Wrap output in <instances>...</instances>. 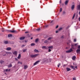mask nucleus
I'll use <instances>...</instances> for the list:
<instances>
[{
    "mask_svg": "<svg viewBox=\"0 0 80 80\" xmlns=\"http://www.w3.org/2000/svg\"><path fill=\"white\" fill-rule=\"evenodd\" d=\"M3 63H4V61L2 60L0 61V63H1V65H2Z\"/></svg>",
    "mask_w": 80,
    "mask_h": 80,
    "instance_id": "obj_23",
    "label": "nucleus"
},
{
    "mask_svg": "<svg viewBox=\"0 0 80 80\" xmlns=\"http://www.w3.org/2000/svg\"><path fill=\"white\" fill-rule=\"evenodd\" d=\"M20 64H21L22 65V62H20Z\"/></svg>",
    "mask_w": 80,
    "mask_h": 80,
    "instance_id": "obj_63",
    "label": "nucleus"
},
{
    "mask_svg": "<svg viewBox=\"0 0 80 80\" xmlns=\"http://www.w3.org/2000/svg\"><path fill=\"white\" fill-rule=\"evenodd\" d=\"M8 68H10V67H12V63H11L8 66Z\"/></svg>",
    "mask_w": 80,
    "mask_h": 80,
    "instance_id": "obj_28",
    "label": "nucleus"
},
{
    "mask_svg": "<svg viewBox=\"0 0 80 80\" xmlns=\"http://www.w3.org/2000/svg\"><path fill=\"white\" fill-rule=\"evenodd\" d=\"M77 45H78V43H75L74 44V46H77Z\"/></svg>",
    "mask_w": 80,
    "mask_h": 80,
    "instance_id": "obj_51",
    "label": "nucleus"
},
{
    "mask_svg": "<svg viewBox=\"0 0 80 80\" xmlns=\"http://www.w3.org/2000/svg\"><path fill=\"white\" fill-rule=\"evenodd\" d=\"M24 42H25V43H26V42H27V40H24Z\"/></svg>",
    "mask_w": 80,
    "mask_h": 80,
    "instance_id": "obj_59",
    "label": "nucleus"
},
{
    "mask_svg": "<svg viewBox=\"0 0 80 80\" xmlns=\"http://www.w3.org/2000/svg\"><path fill=\"white\" fill-rule=\"evenodd\" d=\"M58 28V25H57L56 27V28Z\"/></svg>",
    "mask_w": 80,
    "mask_h": 80,
    "instance_id": "obj_52",
    "label": "nucleus"
},
{
    "mask_svg": "<svg viewBox=\"0 0 80 80\" xmlns=\"http://www.w3.org/2000/svg\"><path fill=\"white\" fill-rule=\"evenodd\" d=\"M77 10H80V5H78L77 6Z\"/></svg>",
    "mask_w": 80,
    "mask_h": 80,
    "instance_id": "obj_12",
    "label": "nucleus"
},
{
    "mask_svg": "<svg viewBox=\"0 0 80 80\" xmlns=\"http://www.w3.org/2000/svg\"><path fill=\"white\" fill-rule=\"evenodd\" d=\"M20 61H19V62H18V64H20Z\"/></svg>",
    "mask_w": 80,
    "mask_h": 80,
    "instance_id": "obj_61",
    "label": "nucleus"
},
{
    "mask_svg": "<svg viewBox=\"0 0 80 80\" xmlns=\"http://www.w3.org/2000/svg\"><path fill=\"white\" fill-rule=\"evenodd\" d=\"M52 37H50L48 39V40H51V39H52Z\"/></svg>",
    "mask_w": 80,
    "mask_h": 80,
    "instance_id": "obj_39",
    "label": "nucleus"
},
{
    "mask_svg": "<svg viewBox=\"0 0 80 80\" xmlns=\"http://www.w3.org/2000/svg\"><path fill=\"white\" fill-rule=\"evenodd\" d=\"M74 47V45L73 44L71 45V48H73V49H75V48L73 47Z\"/></svg>",
    "mask_w": 80,
    "mask_h": 80,
    "instance_id": "obj_30",
    "label": "nucleus"
},
{
    "mask_svg": "<svg viewBox=\"0 0 80 80\" xmlns=\"http://www.w3.org/2000/svg\"><path fill=\"white\" fill-rule=\"evenodd\" d=\"M12 54L14 55L15 56L17 55V51H14V52H12Z\"/></svg>",
    "mask_w": 80,
    "mask_h": 80,
    "instance_id": "obj_7",
    "label": "nucleus"
},
{
    "mask_svg": "<svg viewBox=\"0 0 80 80\" xmlns=\"http://www.w3.org/2000/svg\"><path fill=\"white\" fill-rule=\"evenodd\" d=\"M63 30V28H59L58 29V30L59 31H60V30Z\"/></svg>",
    "mask_w": 80,
    "mask_h": 80,
    "instance_id": "obj_34",
    "label": "nucleus"
},
{
    "mask_svg": "<svg viewBox=\"0 0 80 80\" xmlns=\"http://www.w3.org/2000/svg\"><path fill=\"white\" fill-rule=\"evenodd\" d=\"M39 39L38 38H37L35 39V40H39Z\"/></svg>",
    "mask_w": 80,
    "mask_h": 80,
    "instance_id": "obj_58",
    "label": "nucleus"
},
{
    "mask_svg": "<svg viewBox=\"0 0 80 80\" xmlns=\"http://www.w3.org/2000/svg\"><path fill=\"white\" fill-rule=\"evenodd\" d=\"M4 73L5 75H7V74L6 72H5Z\"/></svg>",
    "mask_w": 80,
    "mask_h": 80,
    "instance_id": "obj_56",
    "label": "nucleus"
},
{
    "mask_svg": "<svg viewBox=\"0 0 80 80\" xmlns=\"http://www.w3.org/2000/svg\"><path fill=\"white\" fill-rule=\"evenodd\" d=\"M53 22V21H52L51 22H50V23H52Z\"/></svg>",
    "mask_w": 80,
    "mask_h": 80,
    "instance_id": "obj_57",
    "label": "nucleus"
},
{
    "mask_svg": "<svg viewBox=\"0 0 80 80\" xmlns=\"http://www.w3.org/2000/svg\"><path fill=\"white\" fill-rule=\"evenodd\" d=\"M66 65H67V64H64L63 66V67H64L66 66Z\"/></svg>",
    "mask_w": 80,
    "mask_h": 80,
    "instance_id": "obj_43",
    "label": "nucleus"
},
{
    "mask_svg": "<svg viewBox=\"0 0 80 80\" xmlns=\"http://www.w3.org/2000/svg\"><path fill=\"white\" fill-rule=\"evenodd\" d=\"M48 42L49 43H51V42H52V40L48 41Z\"/></svg>",
    "mask_w": 80,
    "mask_h": 80,
    "instance_id": "obj_44",
    "label": "nucleus"
},
{
    "mask_svg": "<svg viewBox=\"0 0 80 80\" xmlns=\"http://www.w3.org/2000/svg\"><path fill=\"white\" fill-rule=\"evenodd\" d=\"M36 30H37V31H40V28L37 29Z\"/></svg>",
    "mask_w": 80,
    "mask_h": 80,
    "instance_id": "obj_40",
    "label": "nucleus"
},
{
    "mask_svg": "<svg viewBox=\"0 0 80 80\" xmlns=\"http://www.w3.org/2000/svg\"><path fill=\"white\" fill-rule=\"evenodd\" d=\"M21 58V54H19L18 55V56L17 57V58L18 59H20V58Z\"/></svg>",
    "mask_w": 80,
    "mask_h": 80,
    "instance_id": "obj_17",
    "label": "nucleus"
},
{
    "mask_svg": "<svg viewBox=\"0 0 80 80\" xmlns=\"http://www.w3.org/2000/svg\"><path fill=\"white\" fill-rule=\"evenodd\" d=\"M74 8H75V5H72L71 6V9L73 10H74Z\"/></svg>",
    "mask_w": 80,
    "mask_h": 80,
    "instance_id": "obj_13",
    "label": "nucleus"
},
{
    "mask_svg": "<svg viewBox=\"0 0 80 80\" xmlns=\"http://www.w3.org/2000/svg\"><path fill=\"white\" fill-rule=\"evenodd\" d=\"M47 60L48 63H50V62H51V60L50 59H47Z\"/></svg>",
    "mask_w": 80,
    "mask_h": 80,
    "instance_id": "obj_20",
    "label": "nucleus"
},
{
    "mask_svg": "<svg viewBox=\"0 0 80 80\" xmlns=\"http://www.w3.org/2000/svg\"><path fill=\"white\" fill-rule=\"evenodd\" d=\"M5 53V54H4V55H3V56L4 57V56H6V54L5 53Z\"/></svg>",
    "mask_w": 80,
    "mask_h": 80,
    "instance_id": "obj_50",
    "label": "nucleus"
},
{
    "mask_svg": "<svg viewBox=\"0 0 80 80\" xmlns=\"http://www.w3.org/2000/svg\"><path fill=\"white\" fill-rule=\"evenodd\" d=\"M59 30H58V31H57L56 32V33H58V32H59Z\"/></svg>",
    "mask_w": 80,
    "mask_h": 80,
    "instance_id": "obj_49",
    "label": "nucleus"
},
{
    "mask_svg": "<svg viewBox=\"0 0 80 80\" xmlns=\"http://www.w3.org/2000/svg\"><path fill=\"white\" fill-rule=\"evenodd\" d=\"M39 40H35V42H36V43H37V42H39Z\"/></svg>",
    "mask_w": 80,
    "mask_h": 80,
    "instance_id": "obj_48",
    "label": "nucleus"
},
{
    "mask_svg": "<svg viewBox=\"0 0 80 80\" xmlns=\"http://www.w3.org/2000/svg\"><path fill=\"white\" fill-rule=\"evenodd\" d=\"M10 70H11V69H9L8 70V72H10Z\"/></svg>",
    "mask_w": 80,
    "mask_h": 80,
    "instance_id": "obj_54",
    "label": "nucleus"
},
{
    "mask_svg": "<svg viewBox=\"0 0 80 80\" xmlns=\"http://www.w3.org/2000/svg\"><path fill=\"white\" fill-rule=\"evenodd\" d=\"M76 53L78 54H80V49H77L76 50Z\"/></svg>",
    "mask_w": 80,
    "mask_h": 80,
    "instance_id": "obj_10",
    "label": "nucleus"
},
{
    "mask_svg": "<svg viewBox=\"0 0 80 80\" xmlns=\"http://www.w3.org/2000/svg\"><path fill=\"white\" fill-rule=\"evenodd\" d=\"M52 51V50L50 49H49L48 50V52H51Z\"/></svg>",
    "mask_w": 80,
    "mask_h": 80,
    "instance_id": "obj_41",
    "label": "nucleus"
},
{
    "mask_svg": "<svg viewBox=\"0 0 80 80\" xmlns=\"http://www.w3.org/2000/svg\"><path fill=\"white\" fill-rule=\"evenodd\" d=\"M42 48L43 49H45V50H47V49H48V48L45 46H42Z\"/></svg>",
    "mask_w": 80,
    "mask_h": 80,
    "instance_id": "obj_9",
    "label": "nucleus"
},
{
    "mask_svg": "<svg viewBox=\"0 0 80 80\" xmlns=\"http://www.w3.org/2000/svg\"><path fill=\"white\" fill-rule=\"evenodd\" d=\"M7 50H8V51H10V50H12V48L10 47L7 48H6Z\"/></svg>",
    "mask_w": 80,
    "mask_h": 80,
    "instance_id": "obj_11",
    "label": "nucleus"
},
{
    "mask_svg": "<svg viewBox=\"0 0 80 80\" xmlns=\"http://www.w3.org/2000/svg\"><path fill=\"white\" fill-rule=\"evenodd\" d=\"M24 68L25 70L27 69V68H28V66L27 65H25L24 66Z\"/></svg>",
    "mask_w": 80,
    "mask_h": 80,
    "instance_id": "obj_22",
    "label": "nucleus"
},
{
    "mask_svg": "<svg viewBox=\"0 0 80 80\" xmlns=\"http://www.w3.org/2000/svg\"><path fill=\"white\" fill-rule=\"evenodd\" d=\"M63 14H65V11H64L63 12Z\"/></svg>",
    "mask_w": 80,
    "mask_h": 80,
    "instance_id": "obj_60",
    "label": "nucleus"
},
{
    "mask_svg": "<svg viewBox=\"0 0 80 80\" xmlns=\"http://www.w3.org/2000/svg\"><path fill=\"white\" fill-rule=\"evenodd\" d=\"M73 65H74V66H77V63H76L75 62H73Z\"/></svg>",
    "mask_w": 80,
    "mask_h": 80,
    "instance_id": "obj_25",
    "label": "nucleus"
},
{
    "mask_svg": "<svg viewBox=\"0 0 80 80\" xmlns=\"http://www.w3.org/2000/svg\"><path fill=\"white\" fill-rule=\"evenodd\" d=\"M75 13L73 16V17H72V20L74 19V18H75Z\"/></svg>",
    "mask_w": 80,
    "mask_h": 80,
    "instance_id": "obj_32",
    "label": "nucleus"
},
{
    "mask_svg": "<svg viewBox=\"0 0 80 80\" xmlns=\"http://www.w3.org/2000/svg\"><path fill=\"white\" fill-rule=\"evenodd\" d=\"M27 49H24L23 51L22 52L23 53H24V52H27Z\"/></svg>",
    "mask_w": 80,
    "mask_h": 80,
    "instance_id": "obj_27",
    "label": "nucleus"
},
{
    "mask_svg": "<svg viewBox=\"0 0 80 80\" xmlns=\"http://www.w3.org/2000/svg\"><path fill=\"white\" fill-rule=\"evenodd\" d=\"M64 37H65V36H62L61 37V39H63V38H64Z\"/></svg>",
    "mask_w": 80,
    "mask_h": 80,
    "instance_id": "obj_33",
    "label": "nucleus"
},
{
    "mask_svg": "<svg viewBox=\"0 0 80 80\" xmlns=\"http://www.w3.org/2000/svg\"><path fill=\"white\" fill-rule=\"evenodd\" d=\"M5 44H8V41H5L4 42Z\"/></svg>",
    "mask_w": 80,
    "mask_h": 80,
    "instance_id": "obj_26",
    "label": "nucleus"
},
{
    "mask_svg": "<svg viewBox=\"0 0 80 80\" xmlns=\"http://www.w3.org/2000/svg\"><path fill=\"white\" fill-rule=\"evenodd\" d=\"M73 49L72 48H71L69 50L66 51V53H71V52H73Z\"/></svg>",
    "mask_w": 80,
    "mask_h": 80,
    "instance_id": "obj_2",
    "label": "nucleus"
},
{
    "mask_svg": "<svg viewBox=\"0 0 80 80\" xmlns=\"http://www.w3.org/2000/svg\"><path fill=\"white\" fill-rule=\"evenodd\" d=\"M60 3H62V0H60L59 2Z\"/></svg>",
    "mask_w": 80,
    "mask_h": 80,
    "instance_id": "obj_53",
    "label": "nucleus"
},
{
    "mask_svg": "<svg viewBox=\"0 0 80 80\" xmlns=\"http://www.w3.org/2000/svg\"><path fill=\"white\" fill-rule=\"evenodd\" d=\"M77 66H73L71 65L70 66V68H71L72 69H73L74 70H75V68L77 69Z\"/></svg>",
    "mask_w": 80,
    "mask_h": 80,
    "instance_id": "obj_3",
    "label": "nucleus"
},
{
    "mask_svg": "<svg viewBox=\"0 0 80 80\" xmlns=\"http://www.w3.org/2000/svg\"><path fill=\"white\" fill-rule=\"evenodd\" d=\"M14 43H15V42H13V41H8V43L9 44H11V45H13L14 44Z\"/></svg>",
    "mask_w": 80,
    "mask_h": 80,
    "instance_id": "obj_5",
    "label": "nucleus"
},
{
    "mask_svg": "<svg viewBox=\"0 0 80 80\" xmlns=\"http://www.w3.org/2000/svg\"><path fill=\"white\" fill-rule=\"evenodd\" d=\"M75 58H76V56H73L72 58V59L73 60H75Z\"/></svg>",
    "mask_w": 80,
    "mask_h": 80,
    "instance_id": "obj_14",
    "label": "nucleus"
},
{
    "mask_svg": "<svg viewBox=\"0 0 80 80\" xmlns=\"http://www.w3.org/2000/svg\"><path fill=\"white\" fill-rule=\"evenodd\" d=\"M73 80H76V78H73Z\"/></svg>",
    "mask_w": 80,
    "mask_h": 80,
    "instance_id": "obj_47",
    "label": "nucleus"
},
{
    "mask_svg": "<svg viewBox=\"0 0 80 80\" xmlns=\"http://www.w3.org/2000/svg\"><path fill=\"white\" fill-rule=\"evenodd\" d=\"M25 38V37H22L20 38V40H24Z\"/></svg>",
    "mask_w": 80,
    "mask_h": 80,
    "instance_id": "obj_15",
    "label": "nucleus"
},
{
    "mask_svg": "<svg viewBox=\"0 0 80 80\" xmlns=\"http://www.w3.org/2000/svg\"><path fill=\"white\" fill-rule=\"evenodd\" d=\"M66 70L67 72H69V71H70V70H71V69L68 68H67Z\"/></svg>",
    "mask_w": 80,
    "mask_h": 80,
    "instance_id": "obj_18",
    "label": "nucleus"
},
{
    "mask_svg": "<svg viewBox=\"0 0 80 80\" xmlns=\"http://www.w3.org/2000/svg\"><path fill=\"white\" fill-rule=\"evenodd\" d=\"M10 32L11 33H17V32H17V31H15V30H13V31L10 30Z\"/></svg>",
    "mask_w": 80,
    "mask_h": 80,
    "instance_id": "obj_8",
    "label": "nucleus"
},
{
    "mask_svg": "<svg viewBox=\"0 0 80 80\" xmlns=\"http://www.w3.org/2000/svg\"><path fill=\"white\" fill-rule=\"evenodd\" d=\"M62 8H60V12H62Z\"/></svg>",
    "mask_w": 80,
    "mask_h": 80,
    "instance_id": "obj_37",
    "label": "nucleus"
},
{
    "mask_svg": "<svg viewBox=\"0 0 80 80\" xmlns=\"http://www.w3.org/2000/svg\"><path fill=\"white\" fill-rule=\"evenodd\" d=\"M5 52H6V53H8V54H9V53H11V52H6L5 51L4 52H2V53H5Z\"/></svg>",
    "mask_w": 80,
    "mask_h": 80,
    "instance_id": "obj_31",
    "label": "nucleus"
},
{
    "mask_svg": "<svg viewBox=\"0 0 80 80\" xmlns=\"http://www.w3.org/2000/svg\"><path fill=\"white\" fill-rule=\"evenodd\" d=\"M48 25H46L45 26V27H48Z\"/></svg>",
    "mask_w": 80,
    "mask_h": 80,
    "instance_id": "obj_62",
    "label": "nucleus"
},
{
    "mask_svg": "<svg viewBox=\"0 0 80 80\" xmlns=\"http://www.w3.org/2000/svg\"><path fill=\"white\" fill-rule=\"evenodd\" d=\"M34 51L35 52H36V53H38L39 52L38 50H37L36 49H35Z\"/></svg>",
    "mask_w": 80,
    "mask_h": 80,
    "instance_id": "obj_19",
    "label": "nucleus"
},
{
    "mask_svg": "<svg viewBox=\"0 0 80 80\" xmlns=\"http://www.w3.org/2000/svg\"><path fill=\"white\" fill-rule=\"evenodd\" d=\"M61 64L60 63H59V64L58 65V67H60V65Z\"/></svg>",
    "mask_w": 80,
    "mask_h": 80,
    "instance_id": "obj_45",
    "label": "nucleus"
},
{
    "mask_svg": "<svg viewBox=\"0 0 80 80\" xmlns=\"http://www.w3.org/2000/svg\"><path fill=\"white\" fill-rule=\"evenodd\" d=\"M40 60H38L34 64H33V65H32V67H33V66H35V65H36L37 64H38V63H39L40 62Z\"/></svg>",
    "mask_w": 80,
    "mask_h": 80,
    "instance_id": "obj_4",
    "label": "nucleus"
},
{
    "mask_svg": "<svg viewBox=\"0 0 80 80\" xmlns=\"http://www.w3.org/2000/svg\"><path fill=\"white\" fill-rule=\"evenodd\" d=\"M78 49L80 50V45H79L78 46Z\"/></svg>",
    "mask_w": 80,
    "mask_h": 80,
    "instance_id": "obj_35",
    "label": "nucleus"
},
{
    "mask_svg": "<svg viewBox=\"0 0 80 80\" xmlns=\"http://www.w3.org/2000/svg\"><path fill=\"white\" fill-rule=\"evenodd\" d=\"M25 47V45H22L21 46V47H22V48H23V47Z\"/></svg>",
    "mask_w": 80,
    "mask_h": 80,
    "instance_id": "obj_46",
    "label": "nucleus"
},
{
    "mask_svg": "<svg viewBox=\"0 0 80 80\" xmlns=\"http://www.w3.org/2000/svg\"><path fill=\"white\" fill-rule=\"evenodd\" d=\"M48 42V40H45L44 42V43H47Z\"/></svg>",
    "mask_w": 80,
    "mask_h": 80,
    "instance_id": "obj_38",
    "label": "nucleus"
},
{
    "mask_svg": "<svg viewBox=\"0 0 80 80\" xmlns=\"http://www.w3.org/2000/svg\"><path fill=\"white\" fill-rule=\"evenodd\" d=\"M12 36L13 35L12 34H10L8 35V37H12Z\"/></svg>",
    "mask_w": 80,
    "mask_h": 80,
    "instance_id": "obj_24",
    "label": "nucleus"
},
{
    "mask_svg": "<svg viewBox=\"0 0 80 80\" xmlns=\"http://www.w3.org/2000/svg\"><path fill=\"white\" fill-rule=\"evenodd\" d=\"M4 72H8V69H7L6 70H4L3 71Z\"/></svg>",
    "mask_w": 80,
    "mask_h": 80,
    "instance_id": "obj_36",
    "label": "nucleus"
},
{
    "mask_svg": "<svg viewBox=\"0 0 80 80\" xmlns=\"http://www.w3.org/2000/svg\"><path fill=\"white\" fill-rule=\"evenodd\" d=\"M38 55H39V54H31L30 55V57L31 58H35V57H36L37 56H38Z\"/></svg>",
    "mask_w": 80,
    "mask_h": 80,
    "instance_id": "obj_1",
    "label": "nucleus"
},
{
    "mask_svg": "<svg viewBox=\"0 0 80 80\" xmlns=\"http://www.w3.org/2000/svg\"><path fill=\"white\" fill-rule=\"evenodd\" d=\"M31 46H35V43H32L31 44Z\"/></svg>",
    "mask_w": 80,
    "mask_h": 80,
    "instance_id": "obj_29",
    "label": "nucleus"
},
{
    "mask_svg": "<svg viewBox=\"0 0 80 80\" xmlns=\"http://www.w3.org/2000/svg\"><path fill=\"white\" fill-rule=\"evenodd\" d=\"M53 47L52 46H49L48 48V49H53Z\"/></svg>",
    "mask_w": 80,
    "mask_h": 80,
    "instance_id": "obj_16",
    "label": "nucleus"
},
{
    "mask_svg": "<svg viewBox=\"0 0 80 80\" xmlns=\"http://www.w3.org/2000/svg\"><path fill=\"white\" fill-rule=\"evenodd\" d=\"M28 32H25V33H28Z\"/></svg>",
    "mask_w": 80,
    "mask_h": 80,
    "instance_id": "obj_55",
    "label": "nucleus"
},
{
    "mask_svg": "<svg viewBox=\"0 0 80 80\" xmlns=\"http://www.w3.org/2000/svg\"><path fill=\"white\" fill-rule=\"evenodd\" d=\"M68 0L66 1L65 2V4L66 5H67V4H68Z\"/></svg>",
    "mask_w": 80,
    "mask_h": 80,
    "instance_id": "obj_21",
    "label": "nucleus"
},
{
    "mask_svg": "<svg viewBox=\"0 0 80 80\" xmlns=\"http://www.w3.org/2000/svg\"><path fill=\"white\" fill-rule=\"evenodd\" d=\"M43 60V62H44V63H47L48 62L47 59L46 58H44Z\"/></svg>",
    "mask_w": 80,
    "mask_h": 80,
    "instance_id": "obj_6",
    "label": "nucleus"
},
{
    "mask_svg": "<svg viewBox=\"0 0 80 80\" xmlns=\"http://www.w3.org/2000/svg\"><path fill=\"white\" fill-rule=\"evenodd\" d=\"M15 60H16V61H18V59H17V58H15Z\"/></svg>",
    "mask_w": 80,
    "mask_h": 80,
    "instance_id": "obj_42",
    "label": "nucleus"
},
{
    "mask_svg": "<svg viewBox=\"0 0 80 80\" xmlns=\"http://www.w3.org/2000/svg\"><path fill=\"white\" fill-rule=\"evenodd\" d=\"M79 15H80V11L79 12Z\"/></svg>",
    "mask_w": 80,
    "mask_h": 80,
    "instance_id": "obj_64",
    "label": "nucleus"
}]
</instances>
